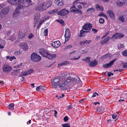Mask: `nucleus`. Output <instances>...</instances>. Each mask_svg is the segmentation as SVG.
<instances>
[{
  "label": "nucleus",
  "mask_w": 127,
  "mask_h": 127,
  "mask_svg": "<svg viewBox=\"0 0 127 127\" xmlns=\"http://www.w3.org/2000/svg\"><path fill=\"white\" fill-rule=\"evenodd\" d=\"M26 1L25 5L23 6L22 4L23 3L24 0H8V2L11 5H15L17 6L16 10L13 12V17H16L18 16L19 11L23 9V7H27L32 4L31 0H25Z\"/></svg>",
  "instance_id": "nucleus-1"
},
{
  "label": "nucleus",
  "mask_w": 127,
  "mask_h": 127,
  "mask_svg": "<svg viewBox=\"0 0 127 127\" xmlns=\"http://www.w3.org/2000/svg\"><path fill=\"white\" fill-rule=\"evenodd\" d=\"M79 53L76 51H74L70 52L69 56L71 58V59L73 60H76L79 59L80 57V55L79 54Z\"/></svg>",
  "instance_id": "nucleus-2"
},
{
  "label": "nucleus",
  "mask_w": 127,
  "mask_h": 127,
  "mask_svg": "<svg viewBox=\"0 0 127 127\" xmlns=\"http://www.w3.org/2000/svg\"><path fill=\"white\" fill-rule=\"evenodd\" d=\"M60 79L58 77H56L54 79L51 80V82L52 86L54 88H56L59 86Z\"/></svg>",
  "instance_id": "nucleus-3"
},
{
  "label": "nucleus",
  "mask_w": 127,
  "mask_h": 127,
  "mask_svg": "<svg viewBox=\"0 0 127 127\" xmlns=\"http://www.w3.org/2000/svg\"><path fill=\"white\" fill-rule=\"evenodd\" d=\"M41 59V57L36 53H33L31 55V59L34 62H36L40 61Z\"/></svg>",
  "instance_id": "nucleus-4"
},
{
  "label": "nucleus",
  "mask_w": 127,
  "mask_h": 127,
  "mask_svg": "<svg viewBox=\"0 0 127 127\" xmlns=\"http://www.w3.org/2000/svg\"><path fill=\"white\" fill-rule=\"evenodd\" d=\"M2 69L3 72L8 73L11 71L12 67L9 65L5 64L3 65Z\"/></svg>",
  "instance_id": "nucleus-5"
},
{
  "label": "nucleus",
  "mask_w": 127,
  "mask_h": 127,
  "mask_svg": "<svg viewBox=\"0 0 127 127\" xmlns=\"http://www.w3.org/2000/svg\"><path fill=\"white\" fill-rule=\"evenodd\" d=\"M68 82H69L68 81H66L65 80L63 81L60 83L59 86L61 89L63 90L67 89L68 88Z\"/></svg>",
  "instance_id": "nucleus-6"
},
{
  "label": "nucleus",
  "mask_w": 127,
  "mask_h": 127,
  "mask_svg": "<svg viewBox=\"0 0 127 127\" xmlns=\"http://www.w3.org/2000/svg\"><path fill=\"white\" fill-rule=\"evenodd\" d=\"M9 11V8L8 7L4 8L2 9L0 12V17H2L6 15L8 13Z\"/></svg>",
  "instance_id": "nucleus-7"
},
{
  "label": "nucleus",
  "mask_w": 127,
  "mask_h": 127,
  "mask_svg": "<svg viewBox=\"0 0 127 127\" xmlns=\"http://www.w3.org/2000/svg\"><path fill=\"white\" fill-rule=\"evenodd\" d=\"M92 27L93 26L92 25L88 22L85 23L82 26V29L84 30L89 31L91 29Z\"/></svg>",
  "instance_id": "nucleus-8"
},
{
  "label": "nucleus",
  "mask_w": 127,
  "mask_h": 127,
  "mask_svg": "<svg viewBox=\"0 0 127 127\" xmlns=\"http://www.w3.org/2000/svg\"><path fill=\"white\" fill-rule=\"evenodd\" d=\"M124 35L121 33H117L115 34L111 38V39H114L123 37Z\"/></svg>",
  "instance_id": "nucleus-9"
},
{
  "label": "nucleus",
  "mask_w": 127,
  "mask_h": 127,
  "mask_svg": "<svg viewBox=\"0 0 127 127\" xmlns=\"http://www.w3.org/2000/svg\"><path fill=\"white\" fill-rule=\"evenodd\" d=\"M65 41H68L70 37V33L69 29H67L65 32Z\"/></svg>",
  "instance_id": "nucleus-10"
},
{
  "label": "nucleus",
  "mask_w": 127,
  "mask_h": 127,
  "mask_svg": "<svg viewBox=\"0 0 127 127\" xmlns=\"http://www.w3.org/2000/svg\"><path fill=\"white\" fill-rule=\"evenodd\" d=\"M34 19L35 21L34 23V26L33 27H35L36 25V24L38 20L40 18V14L39 13H36L34 15Z\"/></svg>",
  "instance_id": "nucleus-11"
},
{
  "label": "nucleus",
  "mask_w": 127,
  "mask_h": 127,
  "mask_svg": "<svg viewBox=\"0 0 127 127\" xmlns=\"http://www.w3.org/2000/svg\"><path fill=\"white\" fill-rule=\"evenodd\" d=\"M116 59H115L112 60L109 63L106 64L102 65V66L105 68H108L111 66L113 64V63L116 60Z\"/></svg>",
  "instance_id": "nucleus-12"
},
{
  "label": "nucleus",
  "mask_w": 127,
  "mask_h": 127,
  "mask_svg": "<svg viewBox=\"0 0 127 127\" xmlns=\"http://www.w3.org/2000/svg\"><path fill=\"white\" fill-rule=\"evenodd\" d=\"M69 12L68 10L64 9L58 12L57 13L61 16H64L67 14Z\"/></svg>",
  "instance_id": "nucleus-13"
},
{
  "label": "nucleus",
  "mask_w": 127,
  "mask_h": 127,
  "mask_svg": "<svg viewBox=\"0 0 127 127\" xmlns=\"http://www.w3.org/2000/svg\"><path fill=\"white\" fill-rule=\"evenodd\" d=\"M39 53L43 57H46L47 56L48 52L45 49L41 48L39 50Z\"/></svg>",
  "instance_id": "nucleus-14"
},
{
  "label": "nucleus",
  "mask_w": 127,
  "mask_h": 127,
  "mask_svg": "<svg viewBox=\"0 0 127 127\" xmlns=\"http://www.w3.org/2000/svg\"><path fill=\"white\" fill-rule=\"evenodd\" d=\"M20 47L24 51L27 50L28 49V47L27 44L25 42H23L20 44Z\"/></svg>",
  "instance_id": "nucleus-15"
},
{
  "label": "nucleus",
  "mask_w": 127,
  "mask_h": 127,
  "mask_svg": "<svg viewBox=\"0 0 127 127\" xmlns=\"http://www.w3.org/2000/svg\"><path fill=\"white\" fill-rule=\"evenodd\" d=\"M18 38L22 39L24 38L26 36V33L24 32H22L21 31H19L18 32Z\"/></svg>",
  "instance_id": "nucleus-16"
},
{
  "label": "nucleus",
  "mask_w": 127,
  "mask_h": 127,
  "mask_svg": "<svg viewBox=\"0 0 127 127\" xmlns=\"http://www.w3.org/2000/svg\"><path fill=\"white\" fill-rule=\"evenodd\" d=\"M34 71L33 69H31L28 71L23 72L22 74L23 76H26L29 75H31L33 72Z\"/></svg>",
  "instance_id": "nucleus-17"
},
{
  "label": "nucleus",
  "mask_w": 127,
  "mask_h": 127,
  "mask_svg": "<svg viewBox=\"0 0 127 127\" xmlns=\"http://www.w3.org/2000/svg\"><path fill=\"white\" fill-rule=\"evenodd\" d=\"M60 45V43L59 41H57L53 42L52 43L51 45L52 47L54 48H57Z\"/></svg>",
  "instance_id": "nucleus-18"
},
{
  "label": "nucleus",
  "mask_w": 127,
  "mask_h": 127,
  "mask_svg": "<svg viewBox=\"0 0 127 127\" xmlns=\"http://www.w3.org/2000/svg\"><path fill=\"white\" fill-rule=\"evenodd\" d=\"M43 4L44 6V9H46L47 8L49 7L51 5L52 3L51 1H49L46 2H44Z\"/></svg>",
  "instance_id": "nucleus-19"
},
{
  "label": "nucleus",
  "mask_w": 127,
  "mask_h": 127,
  "mask_svg": "<svg viewBox=\"0 0 127 127\" xmlns=\"http://www.w3.org/2000/svg\"><path fill=\"white\" fill-rule=\"evenodd\" d=\"M56 56V54H51L50 53L48 52L46 57L49 59H53L55 58Z\"/></svg>",
  "instance_id": "nucleus-20"
},
{
  "label": "nucleus",
  "mask_w": 127,
  "mask_h": 127,
  "mask_svg": "<svg viewBox=\"0 0 127 127\" xmlns=\"http://www.w3.org/2000/svg\"><path fill=\"white\" fill-rule=\"evenodd\" d=\"M110 38V37L109 36H108L100 42V44L101 45H103L107 43Z\"/></svg>",
  "instance_id": "nucleus-21"
},
{
  "label": "nucleus",
  "mask_w": 127,
  "mask_h": 127,
  "mask_svg": "<svg viewBox=\"0 0 127 127\" xmlns=\"http://www.w3.org/2000/svg\"><path fill=\"white\" fill-rule=\"evenodd\" d=\"M43 5V3L39 4L37 7L36 10L40 11H42L45 10L46 9H43L44 7Z\"/></svg>",
  "instance_id": "nucleus-22"
},
{
  "label": "nucleus",
  "mask_w": 127,
  "mask_h": 127,
  "mask_svg": "<svg viewBox=\"0 0 127 127\" xmlns=\"http://www.w3.org/2000/svg\"><path fill=\"white\" fill-rule=\"evenodd\" d=\"M97 64V61L95 60L94 61H91L90 63L89 64V66L91 67H94L96 66Z\"/></svg>",
  "instance_id": "nucleus-23"
},
{
  "label": "nucleus",
  "mask_w": 127,
  "mask_h": 127,
  "mask_svg": "<svg viewBox=\"0 0 127 127\" xmlns=\"http://www.w3.org/2000/svg\"><path fill=\"white\" fill-rule=\"evenodd\" d=\"M107 13L108 14L109 16L112 19L114 18V14L112 11L110 10H108L107 11Z\"/></svg>",
  "instance_id": "nucleus-24"
},
{
  "label": "nucleus",
  "mask_w": 127,
  "mask_h": 127,
  "mask_svg": "<svg viewBox=\"0 0 127 127\" xmlns=\"http://www.w3.org/2000/svg\"><path fill=\"white\" fill-rule=\"evenodd\" d=\"M111 55L110 54H107L102 57L101 58V59L102 60L110 59L111 57Z\"/></svg>",
  "instance_id": "nucleus-25"
},
{
  "label": "nucleus",
  "mask_w": 127,
  "mask_h": 127,
  "mask_svg": "<svg viewBox=\"0 0 127 127\" xmlns=\"http://www.w3.org/2000/svg\"><path fill=\"white\" fill-rule=\"evenodd\" d=\"M69 64V62L68 61H65L63 62L62 63L59 64H58V66L60 67L61 66L67 65Z\"/></svg>",
  "instance_id": "nucleus-26"
},
{
  "label": "nucleus",
  "mask_w": 127,
  "mask_h": 127,
  "mask_svg": "<svg viewBox=\"0 0 127 127\" xmlns=\"http://www.w3.org/2000/svg\"><path fill=\"white\" fill-rule=\"evenodd\" d=\"M96 9L98 11H102L103 10V8L102 6H100L98 4L96 5Z\"/></svg>",
  "instance_id": "nucleus-27"
},
{
  "label": "nucleus",
  "mask_w": 127,
  "mask_h": 127,
  "mask_svg": "<svg viewBox=\"0 0 127 127\" xmlns=\"http://www.w3.org/2000/svg\"><path fill=\"white\" fill-rule=\"evenodd\" d=\"M86 11L87 13H92L95 11V9L93 7H92L87 9Z\"/></svg>",
  "instance_id": "nucleus-28"
},
{
  "label": "nucleus",
  "mask_w": 127,
  "mask_h": 127,
  "mask_svg": "<svg viewBox=\"0 0 127 127\" xmlns=\"http://www.w3.org/2000/svg\"><path fill=\"white\" fill-rule=\"evenodd\" d=\"M90 58L89 57H87L85 59H83L82 60L85 61L87 63H88L90 62Z\"/></svg>",
  "instance_id": "nucleus-29"
},
{
  "label": "nucleus",
  "mask_w": 127,
  "mask_h": 127,
  "mask_svg": "<svg viewBox=\"0 0 127 127\" xmlns=\"http://www.w3.org/2000/svg\"><path fill=\"white\" fill-rule=\"evenodd\" d=\"M58 10L57 9H54L52 10L49 11L48 12V13L49 14H52L57 12Z\"/></svg>",
  "instance_id": "nucleus-30"
},
{
  "label": "nucleus",
  "mask_w": 127,
  "mask_h": 127,
  "mask_svg": "<svg viewBox=\"0 0 127 127\" xmlns=\"http://www.w3.org/2000/svg\"><path fill=\"white\" fill-rule=\"evenodd\" d=\"M85 33L84 31L81 30L80 31V34L79 36L80 37L83 36L85 35Z\"/></svg>",
  "instance_id": "nucleus-31"
},
{
  "label": "nucleus",
  "mask_w": 127,
  "mask_h": 127,
  "mask_svg": "<svg viewBox=\"0 0 127 127\" xmlns=\"http://www.w3.org/2000/svg\"><path fill=\"white\" fill-rule=\"evenodd\" d=\"M98 16L100 17H104L106 19H107V17L106 15L103 13H100L98 15Z\"/></svg>",
  "instance_id": "nucleus-32"
},
{
  "label": "nucleus",
  "mask_w": 127,
  "mask_h": 127,
  "mask_svg": "<svg viewBox=\"0 0 127 127\" xmlns=\"http://www.w3.org/2000/svg\"><path fill=\"white\" fill-rule=\"evenodd\" d=\"M78 0H76L73 3V5L71 7V8H75V5H76L78 4Z\"/></svg>",
  "instance_id": "nucleus-33"
},
{
  "label": "nucleus",
  "mask_w": 127,
  "mask_h": 127,
  "mask_svg": "<svg viewBox=\"0 0 127 127\" xmlns=\"http://www.w3.org/2000/svg\"><path fill=\"white\" fill-rule=\"evenodd\" d=\"M56 21L60 23L63 26H64V21L62 19L57 20Z\"/></svg>",
  "instance_id": "nucleus-34"
},
{
  "label": "nucleus",
  "mask_w": 127,
  "mask_h": 127,
  "mask_svg": "<svg viewBox=\"0 0 127 127\" xmlns=\"http://www.w3.org/2000/svg\"><path fill=\"white\" fill-rule=\"evenodd\" d=\"M3 43L2 42L0 43V49H3L4 47L5 43V42H3Z\"/></svg>",
  "instance_id": "nucleus-35"
},
{
  "label": "nucleus",
  "mask_w": 127,
  "mask_h": 127,
  "mask_svg": "<svg viewBox=\"0 0 127 127\" xmlns=\"http://www.w3.org/2000/svg\"><path fill=\"white\" fill-rule=\"evenodd\" d=\"M9 107L10 109L11 110H14V104L13 103H10L9 105Z\"/></svg>",
  "instance_id": "nucleus-36"
},
{
  "label": "nucleus",
  "mask_w": 127,
  "mask_h": 127,
  "mask_svg": "<svg viewBox=\"0 0 127 127\" xmlns=\"http://www.w3.org/2000/svg\"><path fill=\"white\" fill-rule=\"evenodd\" d=\"M84 41L85 44H90V43L92 41V40H85Z\"/></svg>",
  "instance_id": "nucleus-37"
},
{
  "label": "nucleus",
  "mask_w": 127,
  "mask_h": 127,
  "mask_svg": "<svg viewBox=\"0 0 127 127\" xmlns=\"http://www.w3.org/2000/svg\"><path fill=\"white\" fill-rule=\"evenodd\" d=\"M119 19L122 22H124L125 19L124 18V16L123 15L121 16L120 17Z\"/></svg>",
  "instance_id": "nucleus-38"
},
{
  "label": "nucleus",
  "mask_w": 127,
  "mask_h": 127,
  "mask_svg": "<svg viewBox=\"0 0 127 127\" xmlns=\"http://www.w3.org/2000/svg\"><path fill=\"white\" fill-rule=\"evenodd\" d=\"M63 127H70V125L67 123L64 124L62 125Z\"/></svg>",
  "instance_id": "nucleus-39"
},
{
  "label": "nucleus",
  "mask_w": 127,
  "mask_h": 127,
  "mask_svg": "<svg viewBox=\"0 0 127 127\" xmlns=\"http://www.w3.org/2000/svg\"><path fill=\"white\" fill-rule=\"evenodd\" d=\"M99 22L100 24H103L104 22V19L102 18H100L99 19Z\"/></svg>",
  "instance_id": "nucleus-40"
},
{
  "label": "nucleus",
  "mask_w": 127,
  "mask_h": 127,
  "mask_svg": "<svg viewBox=\"0 0 127 127\" xmlns=\"http://www.w3.org/2000/svg\"><path fill=\"white\" fill-rule=\"evenodd\" d=\"M73 78L71 77V76H69L67 78V79H65V81H68L69 82L70 80H73Z\"/></svg>",
  "instance_id": "nucleus-41"
},
{
  "label": "nucleus",
  "mask_w": 127,
  "mask_h": 127,
  "mask_svg": "<svg viewBox=\"0 0 127 127\" xmlns=\"http://www.w3.org/2000/svg\"><path fill=\"white\" fill-rule=\"evenodd\" d=\"M122 54L123 55L127 56V50L123 51L122 53Z\"/></svg>",
  "instance_id": "nucleus-42"
},
{
  "label": "nucleus",
  "mask_w": 127,
  "mask_h": 127,
  "mask_svg": "<svg viewBox=\"0 0 127 127\" xmlns=\"http://www.w3.org/2000/svg\"><path fill=\"white\" fill-rule=\"evenodd\" d=\"M78 4L80 3L83 6H84L85 5H86L87 4V3L85 2H79L78 1Z\"/></svg>",
  "instance_id": "nucleus-43"
},
{
  "label": "nucleus",
  "mask_w": 127,
  "mask_h": 127,
  "mask_svg": "<svg viewBox=\"0 0 127 127\" xmlns=\"http://www.w3.org/2000/svg\"><path fill=\"white\" fill-rule=\"evenodd\" d=\"M34 35L32 33H31L29 34L28 37L30 39H31L34 37Z\"/></svg>",
  "instance_id": "nucleus-44"
},
{
  "label": "nucleus",
  "mask_w": 127,
  "mask_h": 127,
  "mask_svg": "<svg viewBox=\"0 0 127 127\" xmlns=\"http://www.w3.org/2000/svg\"><path fill=\"white\" fill-rule=\"evenodd\" d=\"M21 53V51L20 50H19L16 51L14 53V54L15 55H18L20 54Z\"/></svg>",
  "instance_id": "nucleus-45"
},
{
  "label": "nucleus",
  "mask_w": 127,
  "mask_h": 127,
  "mask_svg": "<svg viewBox=\"0 0 127 127\" xmlns=\"http://www.w3.org/2000/svg\"><path fill=\"white\" fill-rule=\"evenodd\" d=\"M117 114H114L112 115V118L114 119H116L117 118Z\"/></svg>",
  "instance_id": "nucleus-46"
},
{
  "label": "nucleus",
  "mask_w": 127,
  "mask_h": 127,
  "mask_svg": "<svg viewBox=\"0 0 127 127\" xmlns=\"http://www.w3.org/2000/svg\"><path fill=\"white\" fill-rule=\"evenodd\" d=\"M124 47V45L122 44H119L118 45V48L119 49H120L121 48Z\"/></svg>",
  "instance_id": "nucleus-47"
},
{
  "label": "nucleus",
  "mask_w": 127,
  "mask_h": 127,
  "mask_svg": "<svg viewBox=\"0 0 127 127\" xmlns=\"http://www.w3.org/2000/svg\"><path fill=\"white\" fill-rule=\"evenodd\" d=\"M22 64V63H20L18 64L15 65V67L16 68H19L20 66H21Z\"/></svg>",
  "instance_id": "nucleus-48"
},
{
  "label": "nucleus",
  "mask_w": 127,
  "mask_h": 127,
  "mask_svg": "<svg viewBox=\"0 0 127 127\" xmlns=\"http://www.w3.org/2000/svg\"><path fill=\"white\" fill-rule=\"evenodd\" d=\"M76 12L77 13H80V14H82V12L81 11V10H80V9H77L76 10Z\"/></svg>",
  "instance_id": "nucleus-49"
},
{
  "label": "nucleus",
  "mask_w": 127,
  "mask_h": 127,
  "mask_svg": "<svg viewBox=\"0 0 127 127\" xmlns=\"http://www.w3.org/2000/svg\"><path fill=\"white\" fill-rule=\"evenodd\" d=\"M79 43L80 45L81 46H84L85 45L84 40L82 41H80V42Z\"/></svg>",
  "instance_id": "nucleus-50"
},
{
  "label": "nucleus",
  "mask_w": 127,
  "mask_h": 127,
  "mask_svg": "<svg viewBox=\"0 0 127 127\" xmlns=\"http://www.w3.org/2000/svg\"><path fill=\"white\" fill-rule=\"evenodd\" d=\"M48 30L46 29L44 31V35L45 36L47 35Z\"/></svg>",
  "instance_id": "nucleus-51"
},
{
  "label": "nucleus",
  "mask_w": 127,
  "mask_h": 127,
  "mask_svg": "<svg viewBox=\"0 0 127 127\" xmlns=\"http://www.w3.org/2000/svg\"><path fill=\"white\" fill-rule=\"evenodd\" d=\"M16 58L14 56H11L10 57V61H11L14 59H16Z\"/></svg>",
  "instance_id": "nucleus-52"
},
{
  "label": "nucleus",
  "mask_w": 127,
  "mask_h": 127,
  "mask_svg": "<svg viewBox=\"0 0 127 127\" xmlns=\"http://www.w3.org/2000/svg\"><path fill=\"white\" fill-rule=\"evenodd\" d=\"M72 47V46L71 45H68L64 49L65 50H67V49H69L71 48Z\"/></svg>",
  "instance_id": "nucleus-53"
},
{
  "label": "nucleus",
  "mask_w": 127,
  "mask_h": 127,
  "mask_svg": "<svg viewBox=\"0 0 127 127\" xmlns=\"http://www.w3.org/2000/svg\"><path fill=\"white\" fill-rule=\"evenodd\" d=\"M68 120V117L67 116H66L64 117V120L65 122H67Z\"/></svg>",
  "instance_id": "nucleus-54"
},
{
  "label": "nucleus",
  "mask_w": 127,
  "mask_h": 127,
  "mask_svg": "<svg viewBox=\"0 0 127 127\" xmlns=\"http://www.w3.org/2000/svg\"><path fill=\"white\" fill-rule=\"evenodd\" d=\"M96 95H98V94L96 92H95L94 93L93 95L92 96V97H95L96 96Z\"/></svg>",
  "instance_id": "nucleus-55"
},
{
  "label": "nucleus",
  "mask_w": 127,
  "mask_h": 127,
  "mask_svg": "<svg viewBox=\"0 0 127 127\" xmlns=\"http://www.w3.org/2000/svg\"><path fill=\"white\" fill-rule=\"evenodd\" d=\"M113 75V74L111 72H108L107 75L108 76L110 77L111 75L112 76Z\"/></svg>",
  "instance_id": "nucleus-56"
},
{
  "label": "nucleus",
  "mask_w": 127,
  "mask_h": 127,
  "mask_svg": "<svg viewBox=\"0 0 127 127\" xmlns=\"http://www.w3.org/2000/svg\"><path fill=\"white\" fill-rule=\"evenodd\" d=\"M124 2H121V1H120L117 3L118 4L120 5H122L124 4Z\"/></svg>",
  "instance_id": "nucleus-57"
},
{
  "label": "nucleus",
  "mask_w": 127,
  "mask_h": 127,
  "mask_svg": "<svg viewBox=\"0 0 127 127\" xmlns=\"http://www.w3.org/2000/svg\"><path fill=\"white\" fill-rule=\"evenodd\" d=\"M57 4L59 6H60L63 5V3L62 1H60Z\"/></svg>",
  "instance_id": "nucleus-58"
},
{
  "label": "nucleus",
  "mask_w": 127,
  "mask_h": 127,
  "mask_svg": "<svg viewBox=\"0 0 127 127\" xmlns=\"http://www.w3.org/2000/svg\"><path fill=\"white\" fill-rule=\"evenodd\" d=\"M60 2L59 0H55L54 1V3L56 4H57Z\"/></svg>",
  "instance_id": "nucleus-59"
},
{
  "label": "nucleus",
  "mask_w": 127,
  "mask_h": 127,
  "mask_svg": "<svg viewBox=\"0 0 127 127\" xmlns=\"http://www.w3.org/2000/svg\"><path fill=\"white\" fill-rule=\"evenodd\" d=\"M92 31L94 33H95L97 32V30L95 29H92Z\"/></svg>",
  "instance_id": "nucleus-60"
},
{
  "label": "nucleus",
  "mask_w": 127,
  "mask_h": 127,
  "mask_svg": "<svg viewBox=\"0 0 127 127\" xmlns=\"http://www.w3.org/2000/svg\"><path fill=\"white\" fill-rule=\"evenodd\" d=\"M78 8L79 9H82V7L80 5H79L77 6Z\"/></svg>",
  "instance_id": "nucleus-61"
},
{
  "label": "nucleus",
  "mask_w": 127,
  "mask_h": 127,
  "mask_svg": "<svg viewBox=\"0 0 127 127\" xmlns=\"http://www.w3.org/2000/svg\"><path fill=\"white\" fill-rule=\"evenodd\" d=\"M41 87L40 86L37 87L36 88V90L37 91L39 90L40 89V88Z\"/></svg>",
  "instance_id": "nucleus-62"
},
{
  "label": "nucleus",
  "mask_w": 127,
  "mask_h": 127,
  "mask_svg": "<svg viewBox=\"0 0 127 127\" xmlns=\"http://www.w3.org/2000/svg\"><path fill=\"white\" fill-rule=\"evenodd\" d=\"M4 5L3 4H0V9L4 6Z\"/></svg>",
  "instance_id": "nucleus-63"
},
{
  "label": "nucleus",
  "mask_w": 127,
  "mask_h": 127,
  "mask_svg": "<svg viewBox=\"0 0 127 127\" xmlns=\"http://www.w3.org/2000/svg\"><path fill=\"white\" fill-rule=\"evenodd\" d=\"M123 67L124 68H127V64L123 65Z\"/></svg>",
  "instance_id": "nucleus-64"
}]
</instances>
